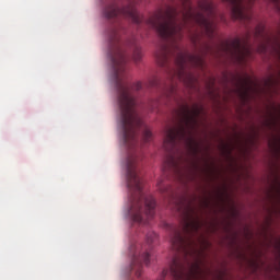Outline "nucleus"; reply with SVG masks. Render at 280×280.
<instances>
[{"label":"nucleus","instance_id":"7","mask_svg":"<svg viewBox=\"0 0 280 280\" xmlns=\"http://www.w3.org/2000/svg\"><path fill=\"white\" fill-rule=\"evenodd\" d=\"M155 240H156V233L149 232L147 234L145 245H132L130 247V254L132 257L131 270L136 272V277H141V272H143V264H145V266L150 265V250Z\"/></svg>","mask_w":280,"mask_h":280},{"label":"nucleus","instance_id":"16","mask_svg":"<svg viewBox=\"0 0 280 280\" xmlns=\"http://www.w3.org/2000/svg\"><path fill=\"white\" fill-rule=\"evenodd\" d=\"M272 189L277 191V194L280 196V182L276 180V185L272 186Z\"/></svg>","mask_w":280,"mask_h":280},{"label":"nucleus","instance_id":"1","mask_svg":"<svg viewBox=\"0 0 280 280\" xmlns=\"http://www.w3.org/2000/svg\"><path fill=\"white\" fill-rule=\"evenodd\" d=\"M109 43V58L112 60L114 78L116 82V90L118 95V105L120 109V126L122 130V141L129 149L126 167H127V187L130 191L129 218L138 224H148L149 220L154 218V209H156V201L152 196L143 192V179L139 172L141 170L140 163L143 161V154L137 148L139 140L137 139V130L141 128L143 122L135 109V91H141L143 85L137 82L130 85L126 81V65L128 57L126 51L132 50L133 62H141L143 54L141 46L137 44V39H131L126 43L121 42L119 34V26H113L107 33Z\"/></svg>","mask_w":280,"mask_h":280},{"label":"nucleus","instance_id":"10","mask_svg":"<svg viewBox=\"0 0 280 280\" xmlns=\"http://www.w3.org/2000/svg\"><path fill=\"white\" fill-rule=\"evenodd\" d=\"M252 91L253 81L249 78L240 77L236 81V92L240 97H242V100H246Z\"/></svg>","mask_w":280,"mask_h":280},{"label":"nucleus","instance_id":"13","mask_svg":"<svg viewBox=\"0 0 280 280\" xmlns=\"http://www.w3.org/2000/svg\"><path fill=\"white\" fill-rule=\"evenodd\" d=\"M152 140V131L150 129H144L143 131V142L148 143Z\"/></svg>","mask_w":280,"mask_h":280},{"label":"nucleus","instance_id":"4","mask_svg":"<svg viewBox=\"0 0 280 280\" xmlns=\"http://www.w3.org/2000/svg\"><path fill=\"white\" fill-rule=\"evenodd\" d=\"M205 226V222L200 220L198 215H194V207H187V214L184 223L180 226L177 225H167V230L171 233V244L177 253H185L189 255L190 253H196V247H194V240L191 235L198 233L200 229Z\"/></svg>","mask_w":280,"mask_h":280},{"label":"nucleus","instance_id":"8","mask_svg":"<svg viewBox=\"0 0 280 280\" xmlns=\"http://www.w3.org/2000/svg\"><path fill=\"white\" fill-rule=\"evenodd\" d=\"M221 49L229 54L233 58H236L238 62H244L246 60V56L250 55V49L248 48V44L246 42L242 43V39L235 38L230 43H225L221 46Z\"/></svg>","mask_w":280,"mask_h":280},{"label":"nucleus","instance_id":"18","mask_svg":"<svg viewBox=\"0 0 280 280\" xmlns=\"http://www.w3.org/2000/svg\"><path fill=\"white\" fill-rule=\"evenodd\" d=\"M223 149L228 150V152H231V149H229V145H226V144H223Z\"/></svg>","mask_w":280,"mask_h":280},{"label":"nucleus","instance_id":"11","mask_svg":"<svg viewBox=\"0 0 280 280\" xmlns=\"http://www.w3.org/2000/svg\"><path fill=\"white\" fill-rule=\"evenodd\" d=\"M170 48L167 47V45H162L160 47V51H158L155 54V58L158 60V62H160L161 67H165V65H167V62H170Z\"/></svg>","mask_w":280,"mask_h":280},{"label":"nucleus","instance_id":"9","mask_svg":"<svg viewBox=\"0 0 280 280\" xmlns=\"http://www.w3.org/2000/svg\"><path fill=\"white\" fill-rule=\"evenodd\" d=\"M223 3H229L232 19L235 21H245L246 13H244V0H222Z\"/></svg>","mask_w":280,"mask_h":280},{"label":"nucleus","instance_id":"2","mask_svg":"<svg viewBox=\"0 0 280 280\" xmlns=\"http://www.w3.org/2000/svg\"><path fill=\"white\" fill-rule=\"evenodd\" d=\"M183 9L167 7L165 11H159L154 16L147 21L163 38V40H180L183 31L187 30L191 23L199 25L209 38L215 34V9L213 2L199 0L198 11L194 10L191 0H179Z\"/></svg>","mask_w":280,"mask_h":280},{"label":"nucleus","instance_id":"3","mask_svg":"<svg viewBox=\"0 0 280 280\" xmlns=\"http://www.w3.org/2000/svg\"><path fill=\"white\" fill-rule=\"evenodd\" d=\"M202 106L192 104L191 107L187 104L179 105L175 112L176 124L174 127H168L165 130L164 150L168 152V156L164 164L165 172H173L179 180L185 178L187 172L180 166V161L177 160L172 152L176 150L178 143H185L187 148L198 152V144L194 139L196 130H198L200 122L198 121L200 115H202Z\"/></svg>","mask_w":280,"mask_h":280},{"label":"nucleus","instance_id":"17","mask_svg":"<svg viewBox=\"0 0 280 280\" xmlns=\"http://www.w3.org/2000/svg\"><path fill=\"white\" fill-rule=\"evenodd\" d=\"M156 84H159V81L156 79L150 81V86H156Z\"/></svg>","mask_w":280,"mask_h":280},{"label":"nucleus","instance_id":"19","mask_svg":"<svg viewBox=\"0 0 280 280\" xmlns=\"http://www.w3.org/2000/svg\"><path fill=\"white\" fill-rule=\"evenodd\" d=\"M262 50L266 51V46L262 47Z\"/></svg>","mask_w":280,"mask_h":280},{"label":"nucleus","instance_id":"5","mask_svg":"<svg viewBox=\"0 0 280 280\" xmlns=\"http://www.w3.org/2000/svg\"><path fill=\"white\" fill-rule=\"evenodd\" d=\"M105 19H129L136 25H141L143 16L137 11L139 0H103Z\"/></svg>","mask_w":280,"mask_h":280},{"label":"nucleus","instance_id":"15","mask_svg":"<svg viewBox=\"0 0 280 280\" xmlns=\"http://www.w3.org/2000/svg\"><path fill=\"white\" fill-rule=\"evenodd\" d=\"M188 180H196V171H188Z\"/></svg>","mask_w":280,"mask_h":280},{"label":"nucleus","instance_id":"20","mask_svg":"<svg viewBox=\"0 0 280 280\" xmlns=\"http://www.w3.org/2000/svg\"><path fill=\"white\" fill-rule=\"evenodd\" d=\"M178 209H180V206H178Z\"/></svg>","mask_w":280,"mask_h":280},{"label":"nucleus","instance_id":"14","mask_svg":"<svg viewBox=\"0 0 280 280\" xmlns=\"http://www.w3.org/2000/svg\"><path fill=\"white\" fill-rule=\"evenodd\" d=\"M174 93H176V86H174V84H172L171 86H168L166 89V97H172V95H174Z\"/></svg>","mask_w":280,"mask_h":280},{"label":"nucleus","instance_id":"6","mask_svg":"<svg viewBox=\"0 0 280 280\" xmlns=\"http://www.w3.org/2000/svg\"><path fill=\"white\" fill-rule=\"evenodd\" d=\"M175 66L176 70H174L170 74L171 80H174V78H176L177 80H179V82H184V84L191 86V84H194V82L196 81V78L191 72L187 71V68L198 67L199 69H202V67H205V59H202V56L200 55H191L177 48V54L175 56Z\"/></svg>","mask_w":280,"mask_h":280},{"label":"nucleus","instance_id":"12","mask_svg":"<svg viewBox=\"0 0 280 280\" xmlns=\"http://www.w3.org/2000/svg\"><path fill=\"white\" fill-rule=\"evenodd\" d=\"M158 188L160 189L161 194H167L170 191V187L163 184V179L158 182Z\"/></svg>","mask_w":280,"mask_h":280}]
</instances>
